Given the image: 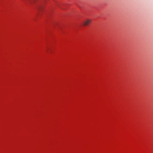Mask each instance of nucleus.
I'll use <instances>...</instances> for the list:
<instances>
[{
	"instance_id": "nucleus-4",
	"label": "nucleus",
	"mask_w": 153,
	"mask_h": 153,
	"mask_svg": "<svg viewBox=\"0 0 153 153\" xmlns=\"http://www.w3.org/2000/svg\"><path fill=\"white\" fill-rule=\"evenodd\" d=\"M48 50H49L50 51V52H52V50L50 48H48Z\"/></svg>"
},
{
	"instance_id": "nucleus-1",
	"label": "nucleus",
	"mask_w": 153,
	"mask_h": 153,
	"mask_svg": "<svg viewBox=\"0 0 153 153\" xmlns=\"http://www.w3.org/2000/svg\"><path fill=\"white\" fill-rule=\"evenodd\" d=\"M91 20L90 19H87L83 22V25H84L86 26L88 25L91 22Z\"/></svg>"
},
{
	"instance_id": "nucleus-3",
	"label": "nucleus",
	"mask_w": 153,
	"mask_h": 153,
	"mask_svg": "<svg viewBox=\"0 0 153 153\" xmlns=\"http://www.w3.org/2000/svg\"><path fill=\"white\" fill-rule=\"evenodd\" d=\"M23 0L25 2H27V1H29L30 2H31V1H30L31 0Z\"/></svg>"
},
{
	"instance_id": "nucleus-2",
	"label": "nucleus",
	"mask_w": 153,
	"mask_h": 153,
	"mask_svg": "<svg viewBox=\"0 0 153 153\" xmlns=\"http://www.w3.org/2000/svg\"><path fill=\"white\" fill-rule=\"evenodd\" d=\"M44 7V5H40L39 6L38 9L40 11H41L43 9Z\"/></svg>"
}]
</instances>
